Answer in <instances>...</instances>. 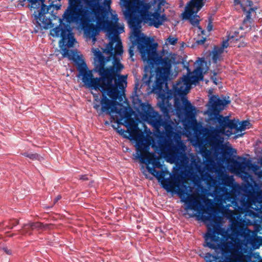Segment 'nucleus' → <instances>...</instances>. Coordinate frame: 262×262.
<instances>
[{"instance_id": "7c9ffc66", "label": "nucleus", "mask_w": 262, "mask_h": 262, "mask_svg": "<svg viewBox=\"0 0 262 262\" xmlns=\"http://www.w3.org/2000/svg\"><path fill=\"white\" fill-rule=\"evenodd\" d=\"M206 41L205 37H202L201 39L196 40L195 41V43L197 45H204Z\"/></svg>"}, {"instance_id": "f8f14e48", "label": "nucleus", "mask_w": 262, "mask_h": 262, "mask_svg": "<svg viewBox=\"0 0 262 262\" xmlns=\"http://www.w3.org/2000/svg\"><path fill=\"white\" fill-rule=\"evenodd\" d=\"M26 0H20V2H24ZM30 3L31 8L36 9L34 15L36 21V27L38 30L48 29L51 27V19L47 17L46 14L49 12V8H46L44 4L45 0H28Z\"/></svg>"}, {"instance_id": "72a5a7b5", "label": "nucleus", "mask_w": 262, "mask_h": 262, "mask_svg": "<svg viewBox=\"0 0 262 262\" xmlns=\"http://www.w3.org/2000/svg\"><path fill=\"white\" fill-rule=\"evenodd\" d=\"M3 250L8 255H11L12 251L10 249H9L7 247H3Z\"/></svg>"}, {"instance_id": "2f4dec72", "label": "nucleus", "mask_w": 262, "mask_h": 262, "mask_svg": "<svg viewBox=\"0 0 262 262\" xmlns=\"http://www.w3.org/2000/svg\"><path fill=\"white\" fill-rule=\"evenodd\" d=\"M160 108L161 110V111L164 113H167L168 112V109L167 108V106H165L164 104V102H163L162 104H161L160 105Z\"/></svg>"}, {"instance_id": "20e7f679", "label": "nucleus", "mask_w": 262, "mask_h": 262, "mask_svg": "<svg viewBox=\"0 0 262 262\" xmlns=\"http://www.w3.org/2000/svg\"><path fill=\"white\" fill-rule=\"evenodd\" d=\"M105 93H102L100 99L99 94H93V107L97 111L100 110L101 113L118 114L119 116V118L117 120L118 123H120V121L125 119L124 122L128 128L127 130L123 129H118V132L125 138H129L126 135V134H128L130 139L136 141L135 146L137 158L140 160L142 163L147 165L146 168L148 171L157 179L158 181L161 183L162 187H164L165 184L166 183V180L173 178V176L181 177L182 176L181 174L175 172L170 174L168 178H165L164 171H158L155 169L156 168H162V165L160 162L159 158L154 152H149L152 142V137L150 134L145 135L135 124L134 120L131 118V114L128 108L123 106L120 104H118L120 106V108L118 109L117 104L115 101L116 100L109 99Z\"/></svg>"}, {"instance_id": "6ab92c4d", "label": "nucleus", "mask_w": 262, "mask_h": 262, "mask_svg": "<svg viewBox=\"0 0 262 262\" xmlns=\"http://www.w3.org/2000/svg\"><path fill=\"white\" fill-rule=\"evenodd\" d=\"M259 231L258 227L256 226L255 230L253 232V236L251 241L249 244H250L253 248L257 249L262 245V236H258L257 232Z\"/></svg>"}, {"instance_id": "58836bf2", "label": "nucleus", "mask_w": 262, "mask_h": 262, "mask_svg": "<svg viewBox=\"0 0 262 262\" xmlns=\"http://www.w3.org/2000/svg\"><path fill=\"white\" fill-rule=\"evenodd\" d=\"M155 146L154 144H152V146L154 147Z\"/></svg>"}, {"instance_id": "ddd939ff", "label": "nucleus", "mask_w": 262, "mask_h": 262, "mask_svg": "<svg viewBox=\"0 0 262 262\" xmlns=\"http://www.w3.org/2000/svg\"><path fill=\"white\" fill-rule=\"evenodd\" d=\"M204 0H191L186 6L185 11L183 13V18L188 20L193 27H196L203 35L205 34V30L200 26V16L197 13L204 5Z\"/></svg>"}, {"instance_id": "f257e3e1", "label": "nucleus", "mask_w": 262, "mask_h": 262, "mask_svg": "<svg viewBox=\"0 0 262 262\" xmlns=\"http://www.w3.org/2000/svg\"><path fill=\"white\" fill-rule=\"evenodd\" d=\"M165 0H154L156 7L136 6V8L126 9L125 15L127 18L132 32L129 39L132 43L128 50L130 57L134 56V47L137 45L143 61L151 67L158 66L153 71L147 72L142 78V85L147 86L151 92L158 94L162 92L164 84L168 80L172 72L174 59L171 55L162 57L157 52V44L152 43L149 38L144 36L141 28L142 22L158 28L166 20V15L161 14Z\"/></svg>"}, {"instance_id": "bb28decb", "label": "nucleus", "mask_w": 262, "mask_h": 262, "mask_svg": "<svg viewBox=\"0 0 262 262\" xmlns=\"http://www.w3.org/2000/svg\"><path fill=\"white\" fill-rule=\"evenodd\" d=\"M233 38V37H231V38H228L227 39L224 40L222 42V45L221 47H218V48L220 49H222L223 51H224V50L225 48H227L229 46V41H230L231 39Z\"/></svg>"}, {"instance_id": "1a4fd4ad", "label": "nucleus", "mask_w": 262, "mask_h": 262, "mask_svg": "<svg viewBox=\"0 0 262 262\" xmlns=\"http://www.w3.org/2000/svg\"><path fill=\"white\" fill-rule=\"evenodd\" d=\"M142 110L145 119L151 124L157 132L155 135L158 139V144L160 151L161 144L171 141L174 143L172 138L176 133L172 125L164 120L158 112L155 111L149 104L143 106Z\"/></svg>"}, {"instance_id": "dca6fc26", "label": "nucleus", "mask_w": 262, "mask_h": 262, "mask_svg": "<svg viewBox=\"0 0 262 262\" xmlns=\"http://www.w3.org/2000/svg\"><path fill=\"white\" fill-rule=\"evenodd\" d=\"M120 5L124 7L126 9L136 8V6H144L146 7H156L157 5L154 4V0L152 2L148 3L145 0H120Z\"/></svg>"}, {"instance_id": "a211bd4d", "label": "nucleus", "mask_w": 262, "mask_h": 262, "mask_svg": "<svg viewBox=\"0 0 262 262\" xmlns=\"http://www.w3.org/2000/svg\"><path fill=\"white\" fill-rule=\"evenodd\" d=\"M246 3H248V5L250 7L248 10H247L246 7L244 6L243 2H241L240 0H234V3L235 5H240L243 11L247 12V15L245 18L243 20V25L246 24L247 23L250 21L251 19V13L254 11L253 8H251L252 5V2L251 1H247Z\"/></svg>"}, {"instance_id": "c85d7f7f", "label": "nucleus", "mask_w": 262, "mask_h": 262, "mask_svg": "<svg viewBox=\"0 0 262 262\" xmlns=\"http://www.w3.org/2000/svg\"><path fill=\"white\" fill-rule=\"evenodd\" d=\"M60 1L61 0H55V1H52L49 6L47 7L46 6V8H49V10L51 7H55L56 9V10H58L60 8L61 5H58V4L54 5V3L55 2H57V1L60 2Z\"/></svg>"}, {"instance_id": "c9c22d12", "label": "nucleus", "mask_w": 262, "mask_h": 262, "mask_svg": "<svg viewBox=\"0 0 262 262\" xmlns=\"http://www.w3.org/2000/svg\"><path fill=\"white\" fill-rule=\"evenodd\" d=\"M61 198V195H58L54 200V204L56 203Z\"/></svg>"}, {"instance_id": "393cba45", "label": "nucleus", "mask_w": 262, "mask_h": 262, "mask_svg": "<svg viewBox=\"0 0 262 262\" xmlns=\"http://www.w3.org/2000/svg\"><path fill=\"white\" fill-rule=\"evenodd\" d=\"M21 155L26 157L29 158L32 160H37L39 158V155L37 154H31L28 152H25L22 153Z\"/></svg>"}, {"instance_id": "aec40b11", "label": "nucleus", "mask_w": 262, "mask_h": 262, "mask_svg": "<svg viewBox=\"0 0 262 262\" xmlns=\"http://www.w3.org/2000/svg\"><path fill=\"white\" fill-rule=\"evenodd\" d=\"M224 51L218 48V46H214L212 51V60L215 63L222 59V55Z\"/></svg>"}, {"instance_id": "9b49d317", "label": "nucleus", "mask_w": 262, "mask_h": 262, "mask_svg": "<svg viewBox=\"0 0 262 262\" xmlns=\"http://www.w3.org/2000/svg\"><path fill=\"white\" fill-rule=\"evenodd\" d=\"M175 142L174 144L167 141L161 144L160 152L171 163L179 162L182 166H186L189 161L185 153L186 146L180 137L176 138Z\"/></svg>"}, {"instance_id": "5701e85b", "label": "nucleus", "mask_w": 262, "mask_h": 262, "mask_svg": "<svg viewBox=\"0 0 262 262\" xmlns=\"http://www.w3.org/2000/svg\"><path fill=\"white\" fill-rule=\"evenodd\" d=\"M224 152V154H227L228 156H231L236 154V150L231 146H227Z\"/></svg>"}, {"instance_id": "412c9836", "label": "nucleus", "mask_w": 262, "mask_h": 262, "mask_svg": "<svg viewBox=\"0 0 262 262\" xmlns=\"http://www.w3.org/2000/svg\"><path fill=\"white\" fill-rule=\"evenodd\" d=\"M234 168L235 170L240 173L247 174L245 171L247 163L246 162H241L237 161H234L233 162Z\"/></svg>"}, {"instance_id": "4be33fe9", "label": "nucleus", "mask_w": 262, "mask_h": 262, "mask_svg": "<svg viewBox=\"0 0 262 262\" xmlns=\"http://www.w3.org/2000/svg\"><path fill=\"white\" fill-rule=\"evenodd\" d=\"M238 125L237 128V133L238 132H242L245 130L247 128H249V126L250 125V122L247 120L243 121L241 122V123H238Z\"/></svg>"}, {"instance_id": "f03ea898", "label": "nucleus", "mask_w": 262, "mask_h": 262, "mask_svg": "<svg viewBox=\"0 0 262 262\" xmlns=\"http://www.w3.org/2000/svg\"><path fill=\"white\" fill-rule=\"evenodd\" d=\"M54 37H60L59 45L63 57L73 60L77 66L79 75L84 85L91 89L99 90L113 100H117L124 93L127 86L126 76L117 75L124 68L120 62V58L113 59V66L106 67L110 57H105L98 49H93L94 70L100 77H94L92 71L89 70L83 56L76 50H69L76 42L72 28L68 24L61 23L59 25L51 31Z\"/></svg>"}, {"instance_id": "a878e982", "label": "nucleus", "mask_w": 262, "mask_h": 262, "mask_svg": "<svg viewBox=\"0 0 262 262\" xmlns=\"http://www.w3.org/2000/svg\"><path fill=\"white\" fill-rule=\"evenodd\" d=\"M178 42V38L170 35L166 39V43L170 45H175Z\"/></svg>"}, {"instance_id": "f3484780", "label": "nucleus", "mask_w": 262, "mask_h": 262, "mask_svg": "<svg viewBox=\"0 0 262 262\" xmlns=\"http://www.w3.org/2000/svg\"><path fill=\"white\" fill-rule=\"evenodd\" d=\"M50 225L45 224L43 225L40 222L35 223H29L28 224H25L23 227V229L20 231L21 234H31V230H46L49 228Z\"/></svg>"}, {"instance_id": "473e14b6", "label": "nucleus", "mask_w": 262, "mask_h": 262, "mask_svg": "<svg viewBox=\"0 0 262 262\" xmlns=\"http://www.w3.org/2000/svg\"><path fill=\"white\" fill-rule=\"evenodd\" d=\"M212 28H213L212 23L211 20H210L208 24L207 29L209 32H210L212 30Z\"/></svg>"}, {"instance_id": "0eeeda50", "label": "nucleus", "mask_w": 262, "mask_h": 262, "mask_svg": "<svg viewBox=\"0 0 262 262\" xmlns=\"http://www.w3.org/2000/svg\"><path fill=\"white\" fill-rule=\"evenodd\" d=\"M100 2L101 0H69V6L62 16L63 19L59 18L60 24H63V19L69 24L77 23L83 30L85 37L92 39L94 43L99 30L92 22H96L97 11L99 10L104 15V20H107L106 15L108 12L111 18L112 14H116L111 9V0H104L103 6Z\"/></svg>"}, {"instance_id": "f704fd0d", "label": "nucleus", "mask_w": 262, "mask_h": 262, "mask_svg": "<svg viewBox=\"0 0 262 262\" xmlns=\"http://www.w3.org/2000/svg\"><path fill=\"white\" fill-rule=\"evenodd\" d=\"M79 179L83 181H86L88 180V178L86 174H84L80 176L79 177Z\"/></svg>"}, {"instance_id": "b1692460", "label": "nucleus", "mask_w": 262, "mask_h": 262, "mask_svg": "<svg viewBox=\"0 0 262 262\" xmlns=\"http://www.w3.org/2000/svg\"><path fill=\"white\" fill-rule=\"evenodd\" d=\"M191 166L194 167V169L199 172L200 174H202L203 172V170L198 162H196L195 160L192 161Z\"/></svg>"}, {"instance_id": "39448f33", "label": "nucleus", "mask_w": 262, "mask_h": 262, "mask_svg": "<svg viewBox=\"0 0 262 262\" xmlns=\"http://www.w3.org/2000/svg\"><path fill=\"white\" fill-rule=\"evenodd\" d=\"M204 64H206L204 60L200 59L198 66L192 72L188 69V75L183 76L174 85L173 90L174 106L177 110L180 107L179 97H181L183 103L182 108L185 119L193 130V145L198 147L202 157L208 160L210 157L211 152L207 148L206 145L208 144L216 149L222 143V141L213 134L209 128L203 127L198 123L195 119L196 109L185 96L192 84L203 80L204 73L203 67Z\"/></svg>"}, {"instance_id": "cd10ccee", "label": "nucleus", "mask_w": 262, "mask_h": 262, "mask_svg": "<svg viewBox=\"0 0 262 262\" xmlns=\"http://www.w3.org/2000/svg\"><path fill=\"white\" fill-rule=\"evenodd\" d=\"M211 78L213 82L216 85L221 82L220 79L217 77V74L215 72L213 73V75L211 76Z\"/></svg>"}, {"instance_id": "7ed1b4c3", "label": "nucleus", "mask_w": 262, "mask_h": 262, "mask_svg": "<svg viewBox=\"0 0 262 262\" xmlns=\"http://www.w3.org/2000/svg\"><path fill=\"white\" fill-rule=\"evenodd\" d=\"M167 192H175L181 199V202L186 205V210L195 211L198 217H200L207 224V231L204 235L203 246L214 250L216 255L209 252L202 256L205 262H246L242 260V255L233 254L234 244L232 241H228L231 237L228 230L222 227L221 218L209 213L204 215L205 208L203 204L211 203V201L199 193H190L191 188L184 184L183 177L173 176L170 180H166L164 187ZM259 262H262V260Z\"/></svg>"}, {"instance_id": "423d86ee", "label": "nucleus", "mask_w": 262, "mask_h": 262, "mask_svg": "<svg viewBox=\"0 0 262 262\" xmlns=\"http://www.w3.org/2000/svg\"><path fill=\"white\" fill-rule=\"evenodd\" d=\"M212 183L219 205H224L228 202L238 211H245L251 205L257 203L262 206V190H254L250 183L242 187L227 174L220 175L219 180L212 178Z\"/></svg>"}, {"instance_id": "4468645a", "label": "nucleus", "mask_w": 262, "mask_h": 262, "mask_svg": "<svg viewBox=\"0 0 262 262\" xmlns=\"http://www.w3.org/2000/svg\"><path fill=\"white\" fill-rule=\"evenodd\" d=\"M216 122L219 124V126L216 128H209L210 131L222 141L223 138L221 137V134H226L227 136H230L232 134L231 130L232 129H235V133H237L238 121L234 120H230L228 117L221 116L218 118Z\"/></svg>"}, {"instance_id": "c756f323", "label": "nucleus", "mask_w": 262, "mask_h": 262, "mask_svg": "<svg viewBox=\"0 0 262 262\" xmlns=\"http://www.w3.org/2000/svg\"><path fill=\"white\" fill-rule=\"evenodd\" d=\"M18 224V222L16 220H12L10 222V224L9 225H7L6 226L9 229L12 228L14 226H15Z\"/></svg>"}, {"instance_id": "4c0bfd02", "label": "nucleus", "mask_w": 262, "mask_h": 262, "mask_svg": "<svg viewBox=\"0 0 262 262\" xmlns=\"http://www.w3.org/2000/svg\"><path fill=\"white\" fill-rule=\"evenodd\" d=\"M261 35H262V30L260 31Z\"/></svg>"}, {"instance_id": "9d476101", "label": "nucleus", "mask_w": 262, "mask_h": 262, "mask_svg": "<svg viewBox=\"0 0 262 262\" xmlns=\"http://www.w3.org/2000/svg\"><path fill=\"white\" fill-rule=\"evenodd\" d=\"M231 204L220 205V211L223 215L228 219L231 222L232 231L236 236L242 239L243 244L246 246L249 244L253 236V231L247 227L246 222L240 218L239 215L235 216V211L229 209Z\"/></svg>"}, {"instance_id": "6e6552de", "label": "nucleus", "mask_w": 262, "mask_h": 262, "mask_svg": "<svg viewBox=\"0 0 262 262\" xmlns=\"http://www.w3.org/2000/svg\"><path fill=\"white\" fill-rule=\"evenodd\" d=\"M96 14V26L98 28L104 30L110 40L106 46L107 52L113 54V59L120 58L123 52L122 45L119 34L124 31L123 25L118 24L117 14H112V20H104V15L97 11Z\"/></svg>"}, {"instance_id": "2eb2a0df", "label": "nucleus", "mask_w": 262, "mask_h": 262, "mask_svg": "<svg viewBox=\"0 0 262 262\" xmlns=\"http://www.w3.org/2000/svg\"><path fill=\"white\" fill-rule=\"evenodd\" d=\"M230 103L229 101L225 99H221L218 96L213 95L211 96L209 100L210 106L209 118L211 120L216 123L218 118L223 116L220 115V113L224 109L225 107Z\"/></svg>"}, {"instance_id": "e433bc0d", "label": "nucleus", "mask_w": 262, "mask_h": 262, "mask_svg": "<svg viewBox=\"0 0 262 262\" xmlns=\"http://www.w3.org/2000/svg\"><path fill=\"white\" fill-rule=\"evenodd\" d=\"M187 127V124H185V128H186Z\"/></svg>"}]
</instances>
